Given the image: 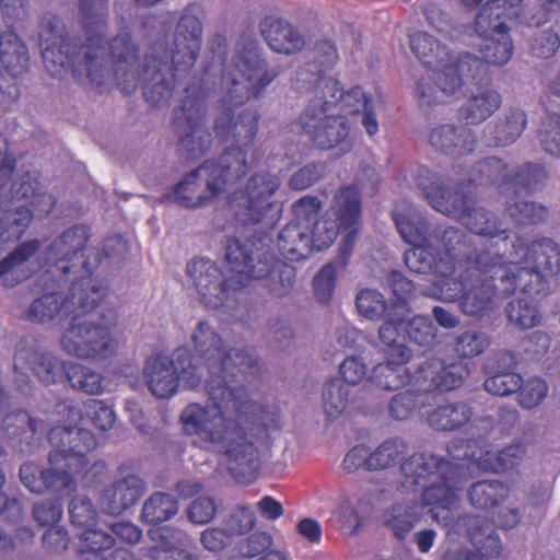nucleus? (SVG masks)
<instances>
[{
  "mask_svg": "<svg viewBox=\"0 0 560 560\" xmlns=\"http://www.w3.org/2000/svg\"><path fill=\"white\" fill-rule=\"evenodd\" d=\"M392 218L404 242L410 245L428 243L429 235H431L430 224L423 219H415L410 205L407 206L406 213L394 209Z\"/></svg>",
  "mask_w": 560,
  "mask_h": 560,
  "instance_id": "nucleus-39",
  "label": "nucleus"
},
{
  "mask_svg": "<svg viewBox=\"0 0 560 560\" xmlns=\"http://www.w3.org/2000/svg\"><path fill=\"white\" fill-rule=\"evenodd\" d=\"M0 13L4 23L13 27L30 16L28 0H0Z\"/></svg>",
  "mask_w": 560,
  "mask_h": 560,
  "instance_id": "nucleus-60",
  "label": "nucleus"
},
{
  "mask_svg": "<svg viewBox=\"0 0 560 560\" xmlns=\"http://www.w3.org/2000/svg\"><path fill=\"white\" fill-rule=\"evenodd\" d=\"M16 160L0 151V209L13 200H35L46 195L42 192L40 174L37 171L15 172Z\"/></svg>",
  "mask_w": 560,
  "mask_h": 560,
  "instance_id": "nucleus-23",
  "label": "nucleus"
},
{
  "mask_svg": "<svg viewBox=\"0 0 560 560\" xmlns=\"http://www.w3.org/2000/svg\"><path fill=\"white\" fill-rule=\"evenodd\" d=\"M505 311L509 320L523 329L533 328L539 325L541 320L539 310L525 299L511 301Z\"/></svg>",
  "mask_w": 560,
  "mask_h": 560,
  "instance_id": "nucleus-49",
  "label": "nucleus"
},
{
  "mask_svg": "<svg viewBox=\"0 0 560 560\" xmlns=\"http://www.w3.org/2000/svg\"><path fill=\"white\" fill-rule=\"evenodd\" d=\"M28 48L21 36L7 30L0 34V102H14L20 96L19 80L28 72Z\"/></svg>",
  "mask_w": 560,
  "mask_h": 560,
  "instance_id": "nucleus-22",
  "label": "nucleus"
},
{
  "mask_svg": "<svg viewBox=\"0 0 560 560\" xmlns=\"http://www.w3.org/2000/svg\"><path fill=\"white\" fill-rule=\"evenodd\" d=\"M420 520V506L416 502L396 503L383 513L385 527L400 541L406 539Z\"/></svg>",
  "mask_w": 560,
  "mask_h": 560,
  "instance_id": "nucleus-33",
  "label": "nucleus"
},
{
  "mask_svg": "<svg viewBox=\"0 0 560 560\" xmlns=\"http://www.w3.org/2000/svg\"><path fill=\"white\" fill-rule=\"evenodd\" d=\"M246 175L243 159L229 161V154H221L218 160L206 161L177 183L171 198L185 208L196 209L207 205L229 184L238 182Z\"/></svg>",
  "mask_w": 560,
  "mask_h": 560,
  "instance_id": "nucleus-14",
  "label": "nucleus"
},
{
  "mask_svg": "<svg viewBox=\"0 0 560 560\" xmlns=\"http://www.w3.org/2000/svg\"><path fill=\"white\" fill-rule=\"evenodd\" d=\"M296 126L317 149L324 151L338 149L340 154L352 149L347 117L336 113L314 95L300 115Z\"/></svg>",
  "mask_w": 560,
  "mask_h": 560,
  "instance_id": "nucleus-17",
  "label": "nucleus"
},
{
  "mask_svg": "<svg viewBox=\"0 0 560 560\" xmlns=\"http://www.w3.org/2000/svg\"><path fill=\"white\" fill-rule=\"evenodd\" d=\"M459 448H464L463 453L452 455L453 459H466L476 464L481 470L492 472H504L517 467L526 452L525 445L521 442L493 452L478 440H469Z\"/></svg>",
  "mask_w": 560,
  "mask_h": 560,
  "instance_id": "nucleus-24",
  "label": "nucleus"
},
{
  "mask_svg": "<svg viewBox=\"0 0 560 560\" xmlns=\"http://www.w3.org/2000/svg\"><path fill=\"white\" fill-rule=\"evenodd\" d=\"M108 13V0H78V25L67 23L55 12L42 13L37 34L46 70L54 78L71 71L79 84L96 89L113 80L124 94L133 93L142 82L144 98L151 106L167 103L198 59L203 8L189 3L177 22L171 51L163 44L153 43L143 66L129 33L118 34L106 46Z\"/></svg>",
  "mask_w": 560,
  "mask_h": 560,
  "instance_id": "nucleus-2",
  "label": "nucleus"
},
{
  "mask_svg": "<svg viewBox=\"0 0 560 560\" xmlns=\"http://www.w3.org/2000/svg\"><path fill=\"white\" fill-rule=\"evenodd\" d=\"M0 210H3L0 213V246L20 241L33 222V211L26 206L13 209L7 206Z\"/></svg>",
  "mask_w": 560,
  "mask_h": 560,
  "instance_id": "nucleus-36",
  "label": "nucleus"
},
{
  "mask_svg": "<svg viewBox=\"0 0 560 560\" xmlns=\"http://www.w3.org/2000/svg\"><path fill=\"white\" fill-rule=\"evenodd\" d=\"M410 48L415 56L429 69L432 74L421 78L415 90V95L421 106H431L442 102L443 96L454 93L443 91L444 79L441 78L445 68L454 66L457 58H453L445 45L425 32H416L410 35Z\"/></svg>",
  "mask_w": 560,
  "mask_h": 560,
  "instance_id": "nucleus-19",
  "label": "nucleus"
},
{
  "mask_svg": "<svg viewBox=\"0 0 560 560\" xmlns=\"http://www.w3.org/2000/svg\"><path fill=\"white\" fill-rule=\"evenodd\" d=\"M90 237L89 226L83 224L73 225L54 240L45 253V258L50 267L60 271L63 276L74 271L80 266L81 275L72 282L84 281L85 287L90 288L93 295H96L97 299L106 298L107 284L103 280L93 277L90 261L84 256Z\"/></svg>",
  "mask_w": 560,
  "mask_h": 560,
  "instance_id": "nucleus-16",
  "label": "nucleus"
},
{
  "mask_svg": "<svg viewBox=\"0 0 560 560\" xmlns=\"http://www.w3.org/2000/svg\"><path fill=\"white\" fill-rule=\"evenodd\" d=\"M32 514L39 526H56L62 517V504L57 500H45L34 504Z\"/></svg>",
  "mask_w": 560,
  "mask_h": 560,
  "instance_id": "nucleus-58",
  "label": "nucleus"
},
{
  "mask_svg": "<svg viewBox=\"0 0 560 560\" xmlns=\"http://www.w3.org/2000/svg\"><path fill=\"white\" fill-rule=\"evenodd\" d=\"M46 423L32 417L25 410L7 413L1 422L0 430L10 445L21 452L31 451L46 432Z\"/></svg>",
  "mask_w": 560,
  "mask_h": 560,
  "instance_id": "nucleus-27",
  "label": "nucleus"
},
{
  "mask_svg": "<svg viewBox=\"0 0 560 560\" xmlns=\"http://www.w3.org/2000/svg\"><path fill=\"white\" fill-rule=\"evenodd\" d=\"M509 165L501 159L491 156L481 160L469 172L468 180H462L455 186L470 185L476 191L477 186L498 184L500 189L505 191V178H508Z\"/></svg>",
  "mask_w": 560,
  "mask_h": 560,
  "instance_id": "nucleus-35",
  "label": "nucleus"
},
{
  "mask_svg": "<svg viewBox=\"0 0 560 560\" xmlns=\"http://www.w3.org/2000/svg\"><path fill=\"white\" fill-rule=\"evenodd\" d=\"M217 506L212 498L199 497L188 508V518L195 524H207L213 520Z\"/></svg>",
  "mask_w": 560,
  "mask_h": 560,
  "instance_id": "nucleus-63",
  "label": "nucleus"
},
{
  "mask_svg": "<svg viewBox=\"0 0 560 560\" xmlns=\"http://www.w3.org/2000/svg\"><path fill=\"white\" fill-rule=\"evenodd\" d=\"M82 418L98 431L106 432L113 428L116 422V413L112 405L102 399H88L83 404Z\"/></svg>",
  "mask_w": 560,
  "mask_h": 560,
  "instance_id": "nucleus-45",
  "label": "nucleus"
},
{
  "mask_svg": "<svg viewBox=\"0 0 560 560\" xmlns=\"http://www.w3.org/2000/svg\"><path fill=\"white\" fill-rule=\"evenodd\" d=\"M43 546L50 553H62L70 546V536L62 526H50L43 535Z\"/></svg>",
  "mask_w": 560,
  "mask_h": 560,
  "instance_id": "nucleus-61",
  "label": "nucleus"
},
{
  "mask_svg": "<svg viewBox=\"0 0 560 560\" xmlns=\"http://www.w3.org/2000/svg\"><path fill=\"white\" fill-rule=\"evenodd\" d=\"M361 315L372 320L382 319L390 310L382 293L374 289H362L355 299Z\"/></svg>",
  "mask_w": 560,
  "mask_h": 560,
  "instance_id": "nucleus-47",
  "label": "nucleus"
},
{
  "mask_svg": "<svg viewBox=\"0 0 560 560\" xmlns=\"http://www.w3.org/2000/svg\"><path fill=\"white\" fill-rule=\"evenodd\" d=\"M322 208V200L311 195L293 202V220L280 231L277 241L279 253L285 260L300 261L312 253V236L307 234V224Z\"/></svg>",
  "mask_w": 560,
  "mask_h": 560,
  "instance_id": "nucleus-20",
  "label": "nucleus"
},
{
  "mask_svg": "<svg viewBox=\"0 0 560 560\" xmlns=\"http://www.w3.org/2000/svg\"><path fill=\"white\" fill-rule=\"evenodd\" d=\"M527 125V117L524 110L513 108L499 118L488 129V142L492 147H506L514 143L523 133Z\"/></svg>",
  "mask_w": 560,
  "mask_h": 560,
  "instance_id": "nucleus-34",
  "label": "nucleus"
},
{
  "mask_svg": "<svg viewBox=\"0 0 560 560\" xmlns=\"http://www.w3.org/2000/svg\"><path fill=\"white\" fill-rule=\"evenodd\" d=\"M259 26L264 39L273 51L292 55L301 51L305 45L299 30L282 19L266 16Z\"/></svg>",
  "mask_w": 560,
  "mask_h": 560,
  "instance_id": "nucleus-29",
  "label": "nucleus"
},
{
  "mask_svg": "<svg viewBox=\"0 0 560 560\" xmlns=\"http://www.w3.org/2000/svg\"><path fill=\"white\" fill-rule=\"evenodd\" d=\"M319 213L307 224V234L312 236V250L320 252L330 247L341 231L347 232L337 255V262L345 269L353 250L362 213L359 187H340L334 196L331 207L322 217Z\"/></svg>",
  "mask_w": 560,
  "mask_h": 560,
  "instance_id": "nucleus-12",
  "label": "nucleus"
},
{
  "mask_svg": "<svg viewBox=\"0 0 560 560\" xmlns=\"http://www.w3.org/2000/svg\"><path fill=\"white\" fill-rule=\"evenodd\" d=\"M549 120L548 127L540 135V143L546 152L560 158V114H552Z\"/></svg>",
  "mask_w": 560,
  "mask_h": 560,
  "instance_id": "nucleus-64",
  "label": "nucleus"
},
{
  "mask_svg": "<svg viewBox=\"0 0 560 560\" xmlns=\"http://www.w3.org/2000/svg\"><path fill=\"white\" fill-rule=\"evenodd\" d=\"M82 529L79 535L80 547L77 549L79 556H86V560H101L102 556L113 549L115 538L110 534L94 526Z\"/></svg>",
  "mask_w": 560,
  "mask_h": 560,
  "instance_id": "nucleus-41",
  "label": "nucleus"
},
{
  "mask_svg": "<svg viewBox=\"0 0 560 560\" xmlns=\"http://www.w3.org/2000/svg\"><path fill=\"white\" fill-rule=\"evenodd\" d=\"M314 59L298 71V80L312 84L314 96L329 106L339 109L341 115H354L369 106L373 101L361 86L355 85L345 91L340 82L325 75L338 61L339 56L334 42L322 39L316 42L313 48Z\"/></svg>",
  "mask_w": 560,
  "mask_h": 560,
  "instance_id": "nucleus-13",
  "label": "nucleus"
},
{
  "mask_svg": "<svg viewBox=\"0 0 560 560\" xmlns=\"http://www.w3.org/2000/svg\"><path fill=\"white\" fill-rule=\"evenodd\" d=\"M560 47V37L552 30L540 31L534 37L532 44L533 54L538 58L548 59L552 57Z\"/></svg>",
  "mask_w": 560,
  "mask_h": 560,
  "instance_id": "nucleus-59",
  "label": "nucleus"
},
{
  "mask_svg": "<svg viewBox=\"0 0 560 560\" xmlns=\"http://www.w3.org/2000/svg\"><path fill=\"white\" fill-rule=\"evenodd\" d=\"M191 340L198 359L189 349L176 348L170 359L163 353L148 358L143 374L149 390L160 399L172 397L179 380L198 387L207 370L206 390L211 407L191 402L180 415L183 430L201 442L222 448L231 476L249 485L259 476L257 444L267 443L272 430H280V410H272L249 398V386L258 376L253 349H226L221 336L205 320L199 322Z\"/></svg>",
  "mask_w": 560,
  "mask_h": 560,
  "instance_id": "nucleus-1",
  "label": "nucleus"
},
{
  "mask_svg": "<svg viewBox=\"0 0 560 560\" xmlns=\"http://www.w3.org/2000/svg\"><path fill=\"white\" fill-rule=\"evenodd\" d=\"M148 535L155 542L150 549L153 558H156L158 553L163 551L168 553L166 560H194L190 555L177 547L184 536L182 530L161 526L149 529Z\"/></svg>",
  "mask_w": 560,
  "mask_h": 560,
  "instance_id": "nucleus-40",
  "label": "nucleus"
},
{
  "mask_svg": "<svg viewBox=\"0 0 560 560\" xmlns=\"http://www.w3.org/2000/svg\"><path fill=\"white\" fill-rule=\"evenodd\" d=\"M404 487H423L422 505L429 508L432 518L454 533L465 534L476 551L458 549L447 551L443 560H490L502 551L494 525L511 529L521 521L518 509L499 511L495 520L482 515L465 514L455 520L458 492L466 482L465 467L433 453H415L400 465Z\"/></svg>",
  "mask_w": 560,
  "mask_h": 560,
  "instance_id": "nucleus-4",
  "label": "nucleus"
},
{
  "mask_svg": "<svg viewBox=\"0 0 560 560\" xmlns=\"http://www.w3.org/2000/svg\"><path fill=\"white\" fill-rule=\"evenodd\" d=\"M428 142L442 154L462 159L475 152L477 136L465 125L439 124L429 130Z\"/></svg>",
  "mask_w": 560,
  "mask_h": 560,
  "instance_id": "nucleus-25",
  "label": "nucleus"
},
{
  "mask_svg": "<svg viewBox=\"0 0 560 560\" xmlns=\"http://www.w3.org/2000/svg\"><path fill=\"white\" fill-rule=\"evenodd\" d=\"M390 287L395 296V300L390 303V310L410 314L411 308L409 300L415 292L413 282L406 278L401 272L394 271L390 275Z\"/></svg>",
  "mask_w": 560,
  "mask_h": 560,
  "instance_id": "nucleus-53",
  "label": "nucleus"
},
{
  "mask_svg": "<svg viewBox=\"0 0 560 560\" xmlns=\"http://www.w3.org/2000/svg\"><path fill=\"white\" fill-rule=\"evenodd\" d=\"M408 451L407 443L398 438L388 439L381 443L370 454V467L375 470L387 469L397 465Z\"/></svg>",
  "mask_w": 560,
  "mask_h": 560,
  "instance_id": "nucleus-44",
  "label": "nucleus"
},
{
  "mask_svg": "<svg viewBox=\"0 0 560 560\" xmlns=\"http://www.w3.org/2000/svg\"><path fill=\"white\" fill-rule=\"evenodd\" d=\"M56 412L62 415L63 424L48 431L52 450L48 456L49 467L25 463L20 467V479L32 493L51 492L57 497H69L77 491V476L83 472L90 460L89 453L97 446L93 432L78 427L82 420L81 409L70 400L56 405Z\"/></svg>",
  "mask_w": 560,
  "mask_h": 560,
  "instance_id": "nucleus-7",
  "label": "nucleus"
},
{
  "mask_svg": "<svg viewBox=\"0 0 560 560\" xmlns=\"http://www.w3.org/2000/svg\"><path fill=\"white\" fill-rule=\"evenodd\" d=\"M236 69L243 81L233 72L226 77V95L219 102L213 130L221 142L230 144L222 154H229L230 162L243 159L247 173V151L254 144L260 116L257 110L241 107L252 97L258 98L280 75L281 69L269 67L266 59L259 57L255 42L244 47Z\"/></svg>",
  "mask_w": 560,
  "mask_h": 560,
  "instance_id": "nucleus-6",
  "label": "nucleus"
},
{
  "mask_svg": "<svg viewBox=\"0 0 560 560\" xmlns=\"http://www.w3.org/2000/svg\"><path fill=\"white\" fill-rule=\"evenodd\" d=\"M406 341L421 347H430L435 342L436 328L429 316L417 315L405 318Z\"/></svg>",
  "mask_w": 560,
  "mask_h": 560,
  "instance_id": "nucleus-46",
  "label": "nucleus"
},
{
  "mask_svg": "<svg viewBox=\"0 0 560 560\" xmlns=\"http://www.w3.org/2000/svg\"><path fill=\"white\" fill-rule=\"evenodd\" d=\"M249 42H255L257 51L261 59V49L259 43L255 38L243 37L236 45V54L232 61L226 63L228 39L222 34H215L209 42L211 51V61L205 68L200 82H191L185 88V95L182 98L180 106L175 108L172 128L177 136V154L185 162H192L202 158L212 145V135L205 125L206 121V100L209 95L208 77L213 70L214 62L222 67L221 85L228 90L226 77L231 72L235 78L243 81L236 69V62L244 47Z\"/></svg>",
  "mask_w": 560,
  "mask_h": 560,
  "instance_id": "nucleus-9",
  "label": "nucleus"
},
{
  "mask_svg": "<svg viewBox=\"0 0 560 560\" xmlns=\"http://www.w3.org/2000/svg\"><path fill=\"white\" fill-rule=\"evenodd\" d=\"M510 215L521 224H539L548 217V209L535 201H516L508 205Z\"/></svg>",
  "mask_w": 560,
  "mask_h": 560,
  "instance_id": "nucleus-51",
  "label": "nucleus"
},
{
  "mask_svg": "<svg viewBox=\"0 0 560 560\" xmlns=\"http://www.w3.org/2000/svg\"><path fill=\"white\" fill-rule=\"evenodd\" d=\"M342 268L337 260L324 265L319 271L315 275L313 280V290L316 300L322 304H328L332 299L336 280H337V267Z\"/></svg>",
  "mask_w": 560,
  "mask_h": 560,
  "instance_id": "nucleus-50",
  "label": "nucleus"
},
{
  "mask_svg": "<svg viewBox=\"0 0 560 560\" xmlns=\"http://www.w3.org/2000/svg\"><path fill=\"white\" fill-rule=\"evenodd\" d=\"M510 487L499 480H479L471 483L467 490L469 503L479 510H489L498 506L508 499Z\"/></svg>",
  "mask_w": 560,
  "mask_h": 560,
  "instance_id": "nucleus-37",
  "label": "nucleus"
},
{
  "mask_svg": "<svg viewBox=\"0 0 560 560\" xmlns=\"http://www.w3.org/2000/svg\"><path fill=\"white\" fill-rule=\"evenodd\" d=\"M547 179V171L537 163H525L514 171L508 168L505 191L512 189L515 194H532Z\"/></svg>",
  "mask_w": 560,
  "mask_h": 560,
  "instance_id": "nucleus-38",
  "label": "nucleus"
},
{
  "mask_svg": "<svg viewBox=\"0 0 560 560\" xmlns=\"http://www.w3.org/2000/svg\"><path fill=\"white\" fill-rule=\"evenodd\" d=\"M70 315L71 325L61 337L67 353L82 359H105L114 353L110 329L117 323V311L106 298L93 295L84 281L72 282L69 295L56 291L42 294L31 303L26 318L43 324Z\"/></svg>",
  "mask_w": 560,
  "mask_h": 560,
  "instance_id": "nucleus-5",
  "label": "nucleus"
},
{
  "mask_svg": "<svg viewBox=\"0 0 560 560\" xmlns=\"http://www.w3.org/2000/svg\"><path fill=\"white\" fill-rule=\"evenodd\" d=\"M463 83L476 85V91L467 95L466 102L458 108V117L468 125H479L490 118L501 106V94L488 88L490 82H476L464 78ZM464 84H462L463 86Z\"/></svg>",
  "mask_w": 560,
  "mask_h": 560,
  "instance_id": "nucleus-28",
  "label": "nucleus"
},
{
  "mask_svg": "<svg viewBox=\"0 0 560 560\" xmlns=\"http://www.w3.org/2000/svg\"><path fill=\"white\" fill-rule=\"evenodd\" d=\"M70 361H62L50 352H40L26 346L22 339L15 347L14 372L15 384L19 390L30 388L31 378L24 373L30 370L42 383L57 384L67 380V370Z\"/></svg>",
  "mask_w": 560,
  "mask_h": 560,
  "instance_id": "nucleus-21",
  "label": "nucleus"
},
{
  "mask_svg": "<svg viewBox=\"0 0 560 560\" xmlns=\"http://www.w3.org/2000/svg\"><path fill=\"white\" fill-rule=\"evenodd\" d=\"M399 358H385L370 375V382L384 390H397L405 386L416 387L419 393H446L460 387L469 374L463 362L446 364L439 358L422 362L415 374H410Z\"/></svg>",
  "mask_w": 560,
  "mask_h": 560,
  "instance_id": "nucleus-11",
  "label": "nucleus"
},
{
  "mask_svg": "<svg viewBox=\"0 0 560 560\" xmlns=\"http://www.w3.org/2000/svg\"><path fill=\"white\" fill-rule=\"evenodd\" d=\"M517 283L503 253L491 249L472 253L469 248L457 262L456 270L439 285L438 300L457 302L460 312L469 317L489 315L498 298L515 293Z\"/></svg>",
  "mask_w": 560,
  "mask_h": 560,
  "instance_id": "nucleus-8",
  "label": "nucleus"
},
{
  "mask_svg": "<svg viewBox=\"0 0 560 560\" xmlns=\"http://www.w3.org/2000/svg\"><path fill=\"white\" fill-rule=\"evenodd\" d=\"M69 515L73 526L84 528L96 525L97 512L86 497L75 495L69 505Z\"/></svg>",
  "mask_w": 560,
  "mask_h": 560,
  "instance_id": "nucleus-56",
  "label": "nucleus"
},
{
  "mask_svg": "<svg viewBox=\"0 0 560 560\" xmlns=\"http://www.w3.org/2000/svg\"><path fill=\"white\" fill-rule=\"evenodd\" d=\"M409 313L389 310L383 317L385 320L378 329L381 342L385 346V358H399L400 362H408L411 350L406 346L405 318Z\"/></svg>",
  "mask_w": 560,
  "mask_h": 560,
  "instance_id": "nucleus-30",
  "label": "nucleus"
},
{
  "mask_svg": "<svg viewBox=\"0 0 560 560\" xmlns=\"http://www.w3.org/2000/svg\"><path fill=\"white\" fill-rule=\"evenodd\" d=\"M489 338L481 331L467 330L460 334L454 343V351L460 358H474L485 352Z\"/></svg>",
  "mask_w": 560,
  "mask_h": 560,
  "instance_id": "nucleus-52",
  "label": "nucleus"
},
{
  "mask_svg": "<svg viewBox=\"0 0 560 560\" xmlns=\"http://www.w3.org/2000/svg\"><path fill=\"white\" fill-rule=\"evenodd\" d=\"M349 393L338 380L329 381L323 390V408L329 421L335 420L345 411Z\"/></svg>",
  "mask_w": 560,
  "mask_h": 560,
  "instance_id": "nucleus-48",
  "label": "nucleus"
},
{
  "mask_svg": "<svg viewBox=\"0 0 560 560\" xmlns=\"http://www.w3.org/2000/svg\"><path fill=\"white\" fill-rule=\"evenodd\" d=\"M442 250H435L427 244L412 245L406 250L404 260L407 268L415 273H431L436 278L432 295L436 298L439 285L447 280L456 270L457 262L469 249L467 234L455 226L445 228L440 235Z\"/></svg>",
  "mask_w": 560,
  "mask_h": 560,
  "instance_id": "nucleus-15",
  "label": "nucleus"
},
{
  "mask_svg": "<svg viewBox=\"0 0 560 560\" xmlns=\"http://www.w3.org/2000/svg\"><path fill=\"white\" fill-rule=\"evenodd\" d=\"M474 410L465 401L439 405L428 415V423L436 431H456L472 418Z\"/></svg>",
  "mask_w": 560,
  "mask_h": 560,
  "instance_id": "nucleus-32",
  "label": "nucleus"
},
{
  "mask_svg": "<svg viewBox=\"0 0 560 560\" xmlns=\"http://www.w3.org/2000/svg\"><path fill=\"white\" fill-rule=\"evenodd\" d=\"M280 187V178L269 172L250 176L245 189L235 190L229 199L235 226H253L260 236L242 243L229 237L225 261L231 275L224 277L221 268L210 259L198 258L187 264L186 273L192 280L200 302L208 308H219L236 292L260 281L276 296L288 295L293 289L295 268L275 257L267 244V234L282 217V205L269 199Z\"/></svg>",
  "mask_w": 560,
  "mask_h": 560,
  "instance_id": "nucleus-3",
  "label": "nucleus"
},
{
  "mask_svg": "<svg viewBox=\"0 0 560 560\" xmlns=\"http://www.w3.org/2000/svg\"><path fill=\"white\" fill-rule=\"evenodd\" d=\"M40 246L38 240L23 242L0 261V277L4 287H14L31 276L24 267L39 252Z\"/></svg>",
  "mask_w": 560,
  "mask_h": 560,
  "instance_id": "nucleus-31",
  "label": "nucleus"
},
{
  "mask_svg": "<svg viewBox=\"0 0 560 560\" xmlns=\"http://www.w3.org/2000/svg\"><path fill=\"white\" fill-rule=\"evenodd\" d=\"M255 524V513L247 506H238L226 522V528L232 535H244L252 530Z\"/></svg>",
  "mask_w": 560,
  "mask_h": 560,
  "instance_id": "nucleus-62",
  "label": "nucleus"
},
{
  "mask_svg": "<svg viewBox=\"0 0 560 560\" xmlns=\"http://www.w3.org/2000/svg\"><path fill=\"white\" fill-rule=\"evenodd\" d=\"M70 386L88 395H100L104 392V376L80 363L70 362L67 370V380Z\"/></svg>",
  "mask_w": 560,
  "mask_h": 560,
  "instance_id": "nucleus-43",
  "label": "nucleus"
},
{
  "mask_svg": "<svg viewBox=\"0 0 560 560\" xmlns=\"http://www.w3.org/2000/svg\"><path fill=\"white\" fill-rule=\"evenodd\" d=\"M525 258L527 267L508 259L517 289L529 295L547 294L549 280L560 273V245L549 237L536 238L527 245Z\"/></svg>",
  "mask_w": 560,
  "mask_h": 560,
  "instance_id": "nucleus-18",
  "label": "nucleus"
},
{
  "mask_svg": "<svg viewBox=\"0 0 560 560\" xmlns=\"http://www.w3.org/2000/svg\"><path fill=\"white\" fill-rule=\"evenodd\" d=\"M178 511L176 499L164 492H155L145 500L141 518L148 524H161L171 520Z\"/></svg>",
  "mask_w": 560,
  "mask_h": 560,
  "instance_id": "nucleus-42",
  "label": "nucleus"
},
{
  "mask_svg": "<svg viewBox=\"0 0 560 560\" xmlns=\"http://www.w3.org/2000/svg\"><path fill=\"white\" fill-rule=\"evenodd\" d=\"M144 493L143 480L128 472V467L121 465L114 483L104 489L101 498L102 509L110 515H119L135 505Z\"/></svg>",
  "mask_w": 560,
  "mask_h": 560,
  "instance_id": "nucleus-26",
  "label": "nucleus"
},
{
  "mask_svg": "<svg viewBox=\"0 0 560 560\" xmlns=\"http://www.w3.org/2000/svg\"><path fill=\"white\" fill-rule=\"evenodd\" d=\"M421 394L411 386L397 393L389 402L390 417L396 420H407L417 409Z\"/></svg>",
  "mask_w": 560,
  "mask_h": 560,
  "instance_id": "nucleus-54",
  "label": "nucleus"
},
{
  "mask_svg": "<svg viewBox=\"0 0 560 560\" xmlns=\"http://www.w3.org/2000/svg\"><path fill=\"white\" fill-rule=\"evenodd\" d=\"M522 385V376L515 372H499L486 378L485 389L497 396H509L517 393Z\"/></svg>",
  "mask_w": 560,
  "mask_h": 560,
  "instance_id": "nucleus-55",
  "label": "nucleus"
},
{
  "mask_svg": "<svg viewBox=\"0 0 560 560\" xmlns=\"http://www.w3.org/2000/svg\"><path fill=\"white\" fill-rule=\"evenodd\" d=\"M418 188L422 191L430 206L456 220L474 234L486 238L481 248H474L467 236V243L472 253L491 249L499 250L506 257L510 242V231L491 211L477 206V194L470 185L443 187L440 178L428 167H420L415 177Z\"/></svg>",
  "mask_w": 560,
  "mask_h": 560,
  "instance_id": "nucleus-10",
  "label": "nucleus"
},
{
  "mask_svg": "<svg viewBox=\"0 0 560 560\" xmlns=\"http://www.w3.org/2000/svg\"><path fill=\"white\" fill-rule=\"evenodd\" d=\"M518 392V402L523 408L533 409L537 407L547 396V383L539 377H533L526 382L522 380Z\"/></svg>",
  "mask_w": 560,
  "mask_h": 560,
  "instance_id": "nucleus-57",
  "label": "nucleus"
}]
</instances>
